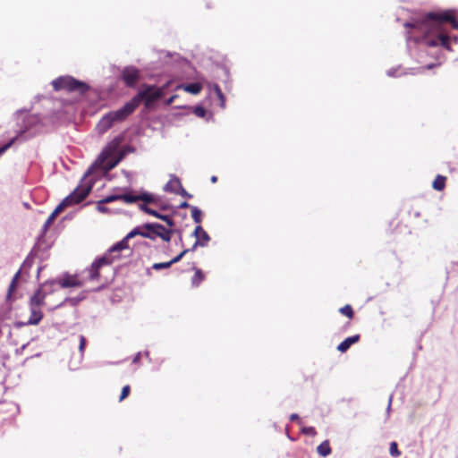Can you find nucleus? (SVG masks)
<instances>
[{"label": "nucleus", "instance_id": "1", "mask_svg": "<svg viewBox=\"0 0 458 458\" xmlns=\"http://www.w3.org/2000/svg\"><path fill=\"white\" fill-rule=\"evenodd\" d=\"M446 23L458 30V21L451 10L429 12L411 22H406L404 26L419 34L416 40L420 38L429 47L441 46L447 51H452Z\"/></svg>", "mask_w": 458, "mask_h": 458}, {"label": "nucleus", "instance_id": "2", "mask_svg": "<svg viewBox=\"0 0 458 458\" xmlns=\"http://www.w3.org/2000/svg\"><path fill=\"white\" fill-rule=\"evenodd\" d=\"M164 96V89H158L155 85L143 84L140 91L123 107L111 111L105 114L98 123L96 130L99 134L106 132L114 123L123 122L144 102L146 107H149L153 102Z\"/></svg>", "mask_w": 458, "mask_h": 458}, {"label": "nucleus", "instance_id": "3", "mask_svg": "<svg viewBox=\"0 0 458 458\" xmlns=\"http://www.w3.org/2000/svg\"><path fill=\"white\" fill-rule=\"evenodd\" d=\"M143 225L135 227L131 230L122 241L113 245L107 252H106L102 257L97 259L90 268L89 269V277L88 279L90 281L98 280L100 276L99 269L103 266L111 265L114 262L113 253L116 251H122L123 250H129L128 241L136 235H140L143 238L149 237V235L141 233Z\"/></svg>", "mask_w": 458, "mask_h": 458}, {"label": "nucleus", "instance_id": "4", "mask_svg": "<svg viewBox=\"0 0 458 458\" xmlns=\"http://www.w3.org/2000/svg\"><path fill=\"white\" fill-rule=\"evenodd\" d=\"M91 185H79L74 191L66 198H64L54 209V216H58L67 207L79 204L84 200L91 191Z\"/></svg>", "mask_w": 458, "mask_h": 458}, {"label": "nucleus", "instance_id": "5", "mask_svg": "<svg viewBox=\"0 0 458 458\" xmlns=\"http://www.w3.org/2000/svg\"><path fill=\"white\" fill-rule=\"evenodd\" d=\"M55 90H67L69 92L78 91L85 93L89 89V86L83 82L74 79L72 76H61L52 81Z\"/></svg>", "mask_w": 458, "mask_h": 458}, {"label": "nucleus", "instance_id": "6", "mask_svg": "<svg viewBox=\"0 0 458 458\" xmlns=\"http://www.w3.org/2000/svg\"><path fill=\"white\" fill-rule=\"evenodd\" d=\"M143 228L149 232L151 237H147L150 240H155L157 237L161 238L163 241L168 242L171 241L172 231L165 228L164 225L157 223H148L143 225Z\"/></svg>", "mask_w": 458, "mask_h": 458}, {"label": "nucleus", "instance_id": "7", "mask_svg": "<svg viewBox=\"0 0 458 458\" xmlns=\"http://www.w3.org/2000/svg\"><path fill=\"white\" fill-rule=\"evenodd\" d=\"M121 80L129 88H134L140 78V70L134 66H126L121 72Z\"/></svg>", "mask_w": 458, "mask_h": 458}, {"label": "nucleus", "instance_id": "8", "mask_svg": "<svg viewBox=\"0 0 458 458\" xmlns=\"http://www.w3.org/2000/svg\"><path fill=\"white\" fill-rule=\"evenodd\" d=\"M85 281L79 278L77 275H65L58 280L62 288L81 287L84 285Z\"/></svg>", "mask_w": 458, "mask_h": 458}, {"label": "nucleus", "instance_id": "9", "mask_svg": "<svg viewBox=\"0 0 458 458\" xmlns=\"http://www.w3.org/2000/svg\"><path fill=\"white\" fill-rule=\"evenodd\" d=\"M193 235L196 238V242L191 250H194L198 245L206 246L210 240V237L208 234V233L200 225L196 226L193 232Z\"/></svg>", "mask_w": 458, "mask_h": 458}, {"label": "nucleus", "instance_id": "10", "mask_svg": "<svg viewBox=\"0 0 458 458\" xmlns=\"http://www.w3.org/2000/svg\"><path fill=\"white\" fill-rule=\"evenodd\" d=\"M115 200H123L125 203L131 204L138 201L139 198L131 193L110 195L104 198V202H113Z\"/></svg>", "mask_w": 458, "mask_h": 458}, {"label": "nucleus", "instance_id": "11", "mask_svg": "<svg viewBox=\"0 0 458 458\" xmlns=\"http://www.w3.org/2000/svg\"><path fill=\"white\" fill-rule=\"evenodd\" d=\"M47 293L43 291V288L40 287L37 290V292L30 297V306L39 307L45 305V299Z\"/></svg>", "mask_w": 458, "mask_h": 458}, {"label": "nucleus", "instance_id": "12", "mask_svg": "<svg viewBox=\"0 0 458 458\" xmlns=\"http://www.w3.org/2000/svg\"><path fill=\"white\" fill-rule=\"evenodd\" d=\"M30 317L24 325H38L44 315L39 307L30 306Z\"/></svg>", "mask_w": 458, "mask_h": 458}, {"label": "nucleus", "instance_id": "13", "mask_svg": "<svg viewBox=\"0 0 458 458\" xmlns=\"http://www.w3.org/2000/svg\"><path fill=\"white\" fill-rule=\"evenodd\" d=\"M182 182L178 177L175 175H171L170 180L165 185L164 191L166 192H171L177 194L179 190L181 189Z\"/></svg>", "mask_w": 458, "mask_h": 458}, {"label": "nucleus", "instance_id": "14", "mask_svg": "<svg viewBox=\"0 0 458 458\" xmlns=\"http://www.w3.org/2000/svg\"><path fill=\"white\" fill-rule=\"evenodd\" d=\"M360 338V335H355L345 338L342 343L339 344L337 350L341 352H345L352 344L358 343Z\"/></svg>", "mask_w": 458, "mask_h": 458}, {"label": "nucleus", "instance_id": "15", "mask_svg": "<svg viewBox=\"0 0 458 458\" xmlns=\"http://www.w3.org/2000/svg\"><path fill=\"white\" fill-rule=\"evenodd\" d=\"M183 89L186 92H189L191 94L197 95L199 94L201 89L202 86L200 83L195 82V83H189L186 85H180L177 87V89Z\"/></svg>", "mask_w": 458, "mask_h": 458}, {"label": "nucleus", "instance_id": "16", "mask_svg": "<svg viewBox=\"0 0 458 458\" xmlns=\"http://www.w3.org/2000/svg\"><path fill=\"white\" fill-rule=\"evenodd\" d=\"M317 452L319 455L322 457H326L329 455L332 452V449L330 447V444L328 440L323 441L318 447Z\"/></svg>", "mask_w": 458, "mask_h": 458}, {"label": "nucleus", "instance_id": "17", "mask_svg": "<svg viewBox=\"0 0 458 458\" xmlns=\"http://www.w3.org/2000/svg\"><path fill=\"white\" fill-rule=\"evenodd\" d=\"M446 177L443 175H437L432 182L433 189L437 191H443L445 187Z\"/></svg>", "mask_w": 458, "mask_h": 458}, {"label": "nucleus", "instance_id": "18", "mask_svg": "<svg viewBox=\"0 0 458 458\" xmlns=\"http://www.w3.org/2000/svg\"><path fill=\"white\" fill-rule=\"evenodd\" d=\"M205 279V275L199 268H195L194 276L191 278L192 285L198 287L200 283Z\"/></svg>", "mask_w": 458, "mask_h": 458}, {"label": "nucleus", "instance_id": "19", "mask_svg": "<svg viewBox=\"0 0 458 458\" xmlns=\"http://www.w3.org/2000/svg\"><path fill=\"white\" fill-rule=\"evenodd\" d=\"M339 312L350 319H352L354 316V311L350 304H346L345 306L342 307L339 310Z\"/></svg>", "mask_w": 458, "mask_h": 458}, {"label": "nucleus", "instance_id": "20", "mask_svg": "<svg viewBox=\"0 0 458 458\" xmlns=\"http://www.w3.org/2000/svg\"><path fill=\"white\" fill-rule=\"evenodd\" d=\"M191 217L194 220L195 223L200 224L201 223V211L197 207H191Z\"/></svg>", "mask_w": 458, "mask_h": 458}, {"label": "nucleus", "instance_id": "21", "mask_svg": "<svg viewBox=\"0 0 458 458\" xmlns=\"http://www.w3.org/2000/svg\"><path fill=\"white\" fill-rule=\"evenodd\" d=\"M18 140V136L12 138L7 143L0 147V157L5 153Z\"/></svg>", "mask_w": 458, "mask_h": 458}, {"label": "nucleus", "instance_id": "22", "mask_svg": "<svg viewBox=\"0 0 458 458\" xmlns=\"http://www.w3.org/2000/svg\"><path fill=\"white\" fill-rule=\"evenodd\" d=\"M389 453L393 457H398L401 455V452L398 449V445L396 442L393 441L390 443Z\"/></svg>", "mask_w": 458, "mask_h": 458}, {"label": "nucleus", "instance_id": "23", "mask_svg": "<svg viewBox=\"0 0 458 458\" xmlns=\"http://www.w3.org/2000/svg\"><path fill=\"white\" fill-rule=\"evenodd\" d=\"M19 276H20V272H17L15 274V276H13V280H12L10 285H9L7 298H10V296L13 293V292L15 290Z\"/></svg>", "mask_w": 458, "mask_h": 458}, {"label": "nucleus", "instance_id": "24", "mask_svg": "<svg viewBox=\"0 0 458 458\" xmlns=\"http://www.w3.org/2000/svg\"><path fill=\"white\" fill-rule=\"evenodd\" d=\"M19 276H20V272H17L15 274V276H13V280H12L10 285H9L7 298H10V296L13 293V292L15 290Z\"/></svg>", "mask_w": 458, "mask_h": 458}, {"label": "nucleus", "instance_id": "25", "mask_svg": "<svg viewBox=\"0 0 458 458\" xmlns=\"http://www.w3.org/2000/svg\"><path fill=\"white\" fill-rule=\"evenodd\" d=\"M140 208L144 211L145 213L150 215V216H153L155 217H157L159 216V213L150 208H148L146 204H140Z\"/></svg>", "mask_w": 458, "mask_h": 458}, {"label": "nucleus", "instance_id": "26", "mask_svg": "<svg viewBox=\"0 0 458 458\" xmlns=\"http://www.w3.org/2000/svg\"><path fill=\"white\" fill-rule=\"evenodd\" d=\"M121 159H122V156H120L118 158H116L114 160L107 161L105 164V169L106 171H110L111 169H113L114 167H115L118 165V163L121 161Z\"/></svg>", "mask_w": 458, "mask_h": 458}, {"label": "nucleus", "instance_id": "27", "mask_svg": "<svg viewBox=\"0 0 458 458\" xmlns=\"http://www.w3.org/2000/svg\"><path fill=\"white\" fill-rule=\"evenodd\" d=\"M137 198H139V200H142L145 203H153L154 202L153 196L148 193H142V194L137 195Z\"/></svg>", "mask_w": 458, "mask_h": 458}, {"label": "nucleus", "instance_id": "28", "mask_svg": "<svg viewBox=\"0 0 458 458\" xmlns=\"http://www.w3.org/2000/svg\"><path fill=\"white\" fill-rule=\"evenodd\" d=\"M172 265L173 264H172L171 261L161 262V263H155V264H153L152 268L155 269V270H160V269H163V268H168Z\"/></svg>", "mask_w": 458, "mask_h": 458}, {"label": "nucleus", "instance_id": "29", "mask_svg": "<svg viewBox=\"0 0 458 458\" xmlns=\"http://www.w3.org/2000/svg\"><path fill=\"white\" fill-rule=\"evenodd\" d=\"M131 393V386L129 385H126L123 387L121 395L119 397V402L123 401L125 398L129 396Z\"/></svg>", "mask_w": 458, "mask_h": 458}, {"label": "nucleus", "instance_id": "30", "mask_svg": "<svg viewBox=\"0 0 458 458\" xmlns=\"http://www.w3.org/2000/svg\"><path fill=\"white\" fill-rule=\"evenodd\" d=\"M301 433L310 437H315L317 435V431L314 427H303L301 428Z\"/></svg>", "mask_w": 458, "mask_h": 458}, {"label": "nucleus", "instance_id": "31", "mask_svg": "<svg viewBox=\"0 0 458 458\" xmlns=\"http://www.w3.org/2000/svg\"><path fill=\"white\" fill-rule=\"evenodd\" d=\"M159 219L163 220L164 222L166 223V225L170 227H173L174 225V220L172 219L171 216H167V215H161L159 214V216H158Z\"/></svg>", "mask_w": 458, "mask_h": 458}, {"label": "nucleus", "instance_id": "32", "mask_svg": "<svg viewBox=\"0 0 458 458\" xmlns=\"http://www.w3.org/2000/svg\"><path fill=\"white\" fill-rule=\"evenodd\" d=\"M191 250L190 249H185L183 250L179 255H177L176 257H174L173 259H171L170 261L172 262V264H174V263H177L179 262L182 257L187 253L189 252Z\"/></svg>", "mask_w": 458, "mask_h": 458}, {"label": "nucleus", "instance_id": "33", "mask_svg": "<svg viewBox=\"0 0 458 458\" xmlns=\"http://www.w3.org/2000/svg\"><path fill=\"white\" fill-rule=\"evenodd\" d=\"M86 344H87V340H86L85 336L84 335H81L80 336L79 350H80L81 354H83V352H84V350H85V347H86Z\"/></svg>", "mask_w": 458, "mask_h": 458}, {"label": "nucleus", "instance_id": "34", "mask_svg": "<svg viewBox=\"0 0 458 458\" xmlns=\"http://www.w3.org/2000/svg\"><path fill=\"white\" fill-rule=\"evenodd\" d=\"M194 114L199 117H204L206 115V110L202 106H197L194 109Z\"/></svg>", "mask_w": 458, "mask_h": 458}, {"label": "nucleus", "instance_id": "35", "mask_svg": "<svg viewBox=\"0 0 458 458\" xmlns=\"http://www.w3.org/2000/svg\"><path fill=\"white\" fill-rule=\"evenodd\" d=\"M107 202H104V199H101L100 201H98V206H97V208L98 211L104 213L106 212L107 209L104 206V204H106Z\"/></svg>", "mask_w": 458, "mask_h": 458}, {"label": "nucleus", "instance_id": "36", "mask_svg": "<svg viewBox=\"0 0 458 458\" xmlns=\"http://www.w3.org/2000/svg\"><path fill=\"white\" fill-rule=\"evenodd\" d=\"M56 216H54V213L52 212L45 223V227L49 226L55 221Z\"/></svg>", "mask_w": 458, "mask_h": 458}, {"label": "nucleus", "instance_id": "37", "mask_svg": "<svg viewBox=\"0 0 458 458\" xmlns=\"http://www.w3.org/2000/svg\"><path fill=\"white\" fill-rule=\"evenodd\" d=\"M177 195H181L182 197H185V198H191V195L189 194L182 187V185L181 186V189L179 190V191L177 192Z\"/></svg>", "mask_w": 458, "mask_h": 458}, {"label": "nucleus", "instance_id": "38", "mask_svg": "<svg viewBox=\"0 0 458 458\" xmlns=\"http://www.w3.org/2000/svg\"><path fill=\"white\" fill-rule=\"evenodd\" d=\"M216 94H217V97H218L222 101H224V94H223V92H222L221 89H220L218 86H216Z\"/></svg>", "mask_w": 458, "mask_h": 458}, {"label": "nucleus", "instance_id": "39", "mask_svg": "<svg viewBox=\"0 0 458 458\" xmlns=\"http://www.w3.org/2000/svg\"><path fill=\"white\" fill-rule=\"evenodd\" d=\"M176 98H177V96H176V95H174V96L170 97V98L167 99L166 104H167V105H171V104H173V103L174 102V99H175Z\"/></svg>", "mask_w": 458, "mask_h": 458}, {"label": "nucleus", "instance_id": "40", "mask_svg": "<svg viewBox=\"0 0 458 458\" xmlns=\"http://www.w3.org/2000/svg\"><path fill=\"white\" fill-rule=\"evenodd\" d=\"M290 420L292 421H294V420H300V418H299V415L296 414V413H293L290 416Z\"/></svg>", "mask_w": 458, "mask_h": 458}, {"label": "nucleus", "instance_id": "41", "mask_svg": "<svg viewBox=\"0 0 458 458\" xmlns=\"http://www.w3.org/2000/svg\"><path fill=\"white\" fill-rule=\"evenodd\" d=\"M120 252H121V251H116V252H114V253H113V255H112V256H113V258H114V260H116V259H120V257H121Z\"/></svg>", "mask_w": 458, "mask_h": 458}, {"label": "nucleus", "instance_id": "42", "mask_svg": "<svg viewBox=\"0 0 458 458\" xmlns=\"http://www.w3.org/2000/svg\"><path fill=\"white\" fill-rule=\"evenodd\" d=\"M189 207H190V205L186 201L181 203L180 206H179V208H189Z\"/></svg>", "mask_w": 458, "mask_h": 458}, {"label": "nucleus", "instance_id": "43", "mask_svg": "<svg viewBox=\"0 0 458 458\" xmlns=\"http://www.w3.org/2000/svg\"><path fill=\"white\" fill-rule=\"evenodd\" d=\"M171 81H168L164 86H162L160 89H164V91L170 86Z\"/></svg>", "mask_w": 458, "mask_h": 458}, {"label": "nucleus", "instance_id": "44", "mask_svg": "<svg viewBox=\"0 0 458 458\" xmlns=\"http://www.w3.org/2000/svg\"><path fill=\"white\" fill-rule=\"evenodd\" d=\"M141 233H144V234H147V235L150 236L149 232H148V230H146V229H142Z\"/></svg>", "mask_w": 458, "mask_h": 458}, {"label": "nucleus", "instance_id": "45", "mask_svg": "<svg viewBox=\"0 0 458 458\" xmlns=\"http://www.w3.org/2000/svg\"><path fill=\"white\" fill-rule=\"evenodd\" d=\"M216 180H217V179H216V176H212V178H211V182H216Z\"/></svg>", "mask_w": 458, "mask_h": 458}, {"label": "nucleus", "instance_id": "46", "mask_svg": "<svg viewBox=\"0 0 458 458\" xmlns=\"http://www.w3.org/2000/svg\"><path fill=\"white\" fill-rule=\"evenodd\" d=\"M434 66H435V64H429V65H428V66H427V68H428V69H431V68H433Z\"/></svg>", "mask_w": 458, "mask_h": 458}, {"label": "nucleus", "instance_id": "47", "mask_svg": "<svg viewBox=\"0 0 458 458\" xmlns=\"http://www.w3.org/2000/svg\"><path fill=\"white\" fill-rule=\"evenodd\" d=\"M454 41L456 43L457 42V38H454Z\"/></svg>", "mask_w": 458, "mask_h": 458}]
</instances>
